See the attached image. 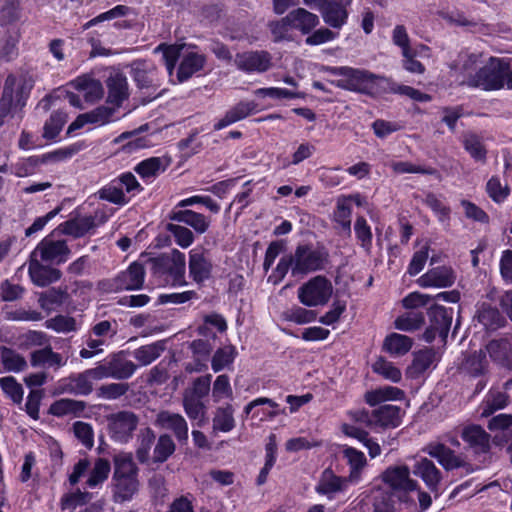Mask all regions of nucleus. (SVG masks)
<instances>
[{"mask_svg":"<svg viewBox=\"0 0 512 512\" xmlns=\"http://www.w3.org/2000/svg\"><path fill=\"white\" fill-rule=\"evenodd\" d=\"M372 369L375 373L389 381L397 383L401 380V371L392 362L383 358L376 360L372 365Z\"/></svg>","mask_w":512,"mask_h":512,"instance_id":"09e8293b","label":"nucleus"},{"mask_svg":"<svg viewBox=\"0 0 512 512\" xmlns=\"http://www.w3.org/2000/svg\"><path fill=\"white\" fill-rule=\"evenodd\" d=\"M316 317V312L300 306L292 307L285 313L286 320L298 325L311 323Z\"/></svg>","mask_w":512,"mask_h":512,"instance_id":"4d7b16f0","label":"nucleus"},{"mask_svg":"<svg viewBox=\"0 0 512 512\" xmlns=\"http://www.w3.org/2000/svg\"><path fill=\"white\" fill-rule=\"evenodd\" d=\"M478 321L487 329L494 330L502 325L503 318L497 309L482 306L478 312Z\"/></svg>","mask_w":512,"mask_h":512,"instance_id":"603ef678","label":"nucleus"},{"mask_svg":"<svg viewBox=\"0 0 512 512\" xmlns=\"http://www.w3.org/2000/svg\"><path fill=\"white\" fill-rule=\"evenodd\" d=\"M235 358V349L232 346H225L216 351L212 359V369L219 372L230 365Z\"/></svg>","mask_w":512,"mask_h":512,"instance_id":"680f3d73","label":"nucleus"},{"mask_svg":"<svg viewBox=\"0 0 512 512\" xmlns=\"http://www.w3.org/2000/svg\"><path fill=\"white\" fill-rule=\"evenodd\" d=\"M455 281V275L449 267H437L429 270L418 279L421 287L444 288L451 286Z\"/></svg>","mask_w":512,"mask_h":512,"instance_id":"4be33fe9","label":"nucleus"},{"mask_svg":"<svg viewBox=\"0 0 512 512\" xmlns=\"http://www.w3.org/2000/svg\"><path fill=\"white\" fill-rule=\"evenodd\" d=\"M64 299V293L57 290H49L40 295L39 305L43 310L51 312L59 307L63 303Z\"/></svg>","mask_w":512,"mask_h":512,"instance_id":"69168bd1","label":"nucleus"},{"mask_svg":"<svg viewBox=\"0 0 512 512\" xmlns=\"http://www.w3.org/2000/svg\"><path fill=\"white\" fill-rule=\"evenodd\" d=\"M413 341L410 337L398 333H391L383 342V350L392 356H402L408 353Z\"/></svg>","mask_w":512,"mask_h":512,"instance_id":"2f4dec72","label":"nucleus"},{"mask_svg":"<svg viewBox=\"0 0 512 512\" xmlns=\"http://www.w3.org/2000/svg\"><path fill=\"white\" fill-rule=\"evenodd\" d=\"M110 437L119 443L128 442L137 427V417L127 411L111 414L107 418Z\"/></svg>","mask_w":512,"mask_h":512,"instance_id":"9b49d317","label":"nucleus"},{"mask_svg":"<svg viewBox=\"0 0 512 512\" xmlns=\"http://www.w3.org/2000/svg\"><path fill=\"white\" fill-rule=\"evenodd\" d=\"M155 425L161 429L171 430L180 442L188 439V425L180 414L161 411L156 416Z\"/></svg>","mask_w":512,"mask_h":512,"instance_id":"aec40b11","label":"nucleus"},{"mask_svg":"<svg viewBox=\"0 0 512 512\" xmlns=\"http://www.w3.org/2000/svg\"><path fill=\"white\" fill-rule=\"evenodd\" d=\"M352 2L353 0H327L320 13L324 23L334 29H341L347 23L348 9Z\"/></svg>","mask_w":512,"mask_h":512,"instance_id":"4468645a","label":"nucleus"},{"mask_svg":"<svg viewBox=\"0 0 512 512\" xmlns=\"http://www.w3.org/2000/svg\"><path fill=\"white\" fill-rule=\"evenodd\" d=\"M162 51L166 69L172 75L175 63L179 60L177 81L183 82L202 70L205 57L197 47L188 44L159 45L154 52Z\"/></svg>","mask_w":512,"mask_h":512,"instance_id":"20e7f679","label":"nucleus"},{"mask_svg":"<svg viewBox=\"0 0 512 512\" xmlns=\"http://www.w3.org/2000/svg\"><path fill=\"white\" fill-rule=\"evenodd\" d=\"M327 255L323 249L300 245L292 256H283L268 280L279 283L291 270L293 276L308 274L324 268Z\"/></svg>","mask_w":512,"mask_h":512,"instance_id":"f03ea898","label":"nucleus"},{"mask_svg":"<svg viewBox=\"0 0 512 512\" xmlns=\"http://www.w3.org/2000/svg\"><path fill=\"white\" fill-rule=\"evenodd\" d=\"M376 424L382 427H397L401 424L402 412L398 406L384 405L373 413Z\"/></svg>","mask_w":512,"mask_h":512,"instance_id":"72a5a7b5","label":"nucleus"},{"mask_svg":"<svg viewBox=\"0 0 512 512\" xmlns=\"http://www.w3.org/2000/svg\"><path fill=\"white\" fill-rule=\"evenodd\" d=\"M343 453L350 466V473L348 478L350 479L351 484H357L362 479V470L367 463L365 455L363 452L352 447L344 448Z\"/></svg>","mask_w":512,"mask_h":512,"instance_id":"7c9ffc66","label":"nucleus"},{"mask_svg":"<svg viewBox=\"0 0 512 512\" xmlns=\"http://www.w3.org/2000/svg\"><path fill=\"white\" fill-rule=\"evenodd\" d=\"M45 327L57 333H69L77 330V323L72 317L58 315L54 318L48 319L45 322Z\"/></svg>","mask_w":512,"mask_h":512,"instance_id":"5fc2aeb1","label":"nucleus"},{"mask_svg":"<svg viewBox=\"0 0 512 512\" xmlns=\"http://www.w3.org/2000/svg\"><path fill=\"white\" fill-rule=\"evenodd\" d=\"M326 70L331 75L338 77L332 82L338 88L372 97L386 91L387 79L367 70L347 66L329 67Z\"/></svg>","mask_w":512,"mask_h":512,"instance_id":"7ed1b4c3","label":"nucleus"},{"mask_svg":"<svg viewBox=\"0 0 512 512\" xmlns=\"http://www.w3.org/2000/svg\"><path fill=\"white\" fill-rule=\"evenodd\" d=\"M32 87L33 79L27 74L7 77L0 101V120L8 113H16L22 109Z\"/></svg>","mask_w":512,"mask_h":512,"instance_id":"0eeeda50","label":"nucleus"},{"mask_svg":"<svg viewBox=\"0 0 512 512\" xmlns=\"http://www.w3.org/2000/svg\"><path fill=\"white\" fill-rule=\"evenodd\" d=\"M28 272L32 282L40 287L47 286L60 278V272L57 269L42 265L38 258L33 256Z\"/></svg>","mask_w":512,"mask_h":512,"instance_id":"bb28decb","label":"nucleus"},{"mask_svg":"<svg viewBox=\"0 0 512 512\" xmlns=\"http://www.w3.org/2000/svg\"><path fill=\"white\" fill-rule=\"evenodd\" d=\"M114 463V498L118 502L131 500L139 487L137 468L132 456L127 453H120L115 456Z\"/></svg>","mask_w":512,"mask_h":512,"instance_id":"423d86ee","label":"nucleus"},{"mask_svg":"<svg viewBox=\"0 0 512 512\" xmlns=\"http://www.w3.org/2000/svg\"><path fill=\"white\" fill-rule=\"evenodd\" d=\"M168 231L174 237L176 244L181 248H188L194 242L193 232L185 226L169 224Z\"/></svg>","mask_w":512,"mask_h":512,"instance_id":"bf43d9fd","label":"nucleus"},{"mask_svg":"<svg viewBox=\"0 0 512 512\" xmlns=\"http://www.w3.org/2000/svg\"><path fill=\"white\" fill-rule=\"evenodd\" d=\"M507 71V58L484 59L481 54H471L462 65V82L487 91L499 90L507 88Z\"/></svg>","mask_w":512,"mask_h":512,"instance_id":"f257e3e1","label":"nucleus"},{"mask_svg":"<svg viewBox=\"0 0 512 512\" xmlns=\"http://www.w3.org/2000/svg\"><path fill=\"white\" fill-rule=\"evenodd\" d=\"M424 323V316L419 312H407L395 319L394 326L401 331H414Z\"/></svg>","mask_w":512,"mask_h":512,"instance_id":"de8ad7c7","label":"nucleus"},{"mask_svg":"<svg viewBox=\"0 0 512 512\" xmlns=\"http://www.w3.org/2000/svg\"><path fill=\"white\" fill-rule=\"evenodd\" d=\"M413 473L415 476L422 479L432 493H435L436 496L439 494L441 473L431 460L427 458L416 460L413 466Z\"/></svg>","mask_w":512,"mask_h":512,"instance_id":"6ab92c4d","label":"nucleus"},{"mask_svg":"<svg viewBox=\"0 0 512 512\" xmlns=\"http://www.w3.org/2000/svg\"><path fill=\"white\" fill-rule=\"evenodd\" d=\"M42 161V156H31L28 158L20 159L13 166V174L17 177H27L36 173Z\"/></svg>","mask_w":512,"mask_h":512,"instance_id":"3c124183","label":"nucleus"},{"mask_svg":"<svg viewBox=\"0 0 512 512\" xmlns=\"http://www.w3.org/2000/svg\"><path fill=\"white\" fill-rule=\"evenodd\" d=\"M108 89L107 102L114 107H121L123 102L129 97V87L126 76L119 72L110 73L106 81Z\"/></svg>","mask_w":512,"mask_h":512,"instance_id":"a211bd4d","label":"nucleus"},{"mask_svg":"<svg viewBox=\"0 0 512 512\" xmlns=\"http://www.w3.org/2000/svg\"><path fill=\"white\" fill-rule=\"evenodd\" d=\"M132 76L140 89L160 86L156 67L148 61H135L132 64Z\"/></svg>","mask_w":512,"mask_h":512,"instance_id":"412c9836","label":"nucleus"},{"mask_svg":"<svg viewBox=\"0 0 512 512\" xmlns=\"http://www.w3.org/2000/svg\"><path fill=\"white\" fill-rule=\"evenodd\" d=\"M258 110V106L254 101L240 102L228 110L225 116L214 124V129L221 130L235 122L246 118Z\"/></svg>","mask_w":512,"mask_h":512,"instance_id":"a878e982","label":"nucleus"},{"mask_svg":"<svg viewBox=\"0 0 512 512\" xmlns=\"http://www.w3.org/2000/svg\"><path fill=\"white\" fill-rule=\"evenodd\" d=\"M84 409L85 405L83 402L65 398L53 403L50 407V412L55 416H78L84 411Z\"/></svg>","mask_w":512,"mask_h":512,"instance_id":"ea45409f","label":"nucleus"},{"mask_svg":"<svg viewBox=\"0 0 512 512\" xmlns=\"http://www.w3.org/2000/svg\"><path fill=\"white\" fill-rule=\"evenodd\" d=\"M350 217H351V204H349V199L339 198L337 200V206H336V210L334 212V219L347 232H350V226H351Z\"/></svg>","mask_w":512,"mask_h":512,"instance_id":"13d9d810","label":"nucleus"},{"mask_svg":"<svg viewBox=\"0 0 512 512\" xmlns=\"http://www.w3.org/2000/svg\"><path fill=\"white\" fill-rule=\"evenodd\" d=\"M119 119L115 115V108L107 106L98 107L92 112L79 115L68 127L67 133L72 135L75 131L83 128L86 124L92 123L103 125Z\"/></svg>","mask_w":512,"mask_h":512,"instance_id":"dca6fc26","label":"nucleus"},{"mask_svg":"<svg viewBox=\"0 0 512 512\" xmlns=\"http://www.w3.org/2000/svg\"><path fill=\"white\" fill-rule=\"evenodd\" d=\"M430 327L425 331V341L431 342L436 335L443 340L447 337L452 323V310L440 305H434L429 309Z\"/></svg>","mask_w":512,"mask_h":512,"instance_id":"ddd939ff","label":"nucleus"},{"mask_svg":"<svg viewBox=\"0 0 512 512\" xmlns=\"http://www.w3.org/2000/svg\"><path fill=\"white\" fill-rule=\"evenodd\" d=\"M211 263L206 259L204 250L194 248L189 252V273L194 281L200 283L210 277Z\"/></svg>","mask_w":512,"mask_h":512,"instance_id":"393cba45","label":"nucleus"},{"mask_svg":"<svg viewBox=\"0 0 512 512\" xmlns=\"http://www.w3.org/2000/svg\"><path fill=\"white\" fill-rule=\"evenodd\" d=\"M99 194L101 199L118 205H124L130 200V196H126L125 191L116 179L103 187Z\"/></svg>","mask_w":512,"mask_h":512,"instance_id":"37998d69","label":"nucleus"},{"mask_svg":"<svg viewBox=\"0 0 512 512\" xmlns=\"http://www.w3.org/2000/svg\"><path fill=\"white\" fill-rule=\"evenodd\" d=\"M508 403V396L499 390H490L480 405V415L488 417L496 410L503 409Z\"/></svg>","mask_w":512,"mask_h":512,"instance_id":"4c0bfd02","label":"nucleus"},{"mask_svg":"<svg viewBox=\"0 0 512 512\" xmlns=\"http://www.w3.org/2000/svg\"><path fill=\"white\" fill-rule=\"evenodd\" d=\"M69 249L63 240H53L51 238L43 239L34 252L33 257H40L42 261L62 263L68 259Z\"/></svg>","mask_w":512,"mask_h":512,"instance_id":"2eb2a0df","label":"nucleus"},{"mask_svg":"<svg viewBox=\"0 0 512 512\" xmlns=\"http://www.w3.org/2000/svg\"><path fill=\"white\" fill-rule=\"evenodd\" d=\"M429 48L425 45H419L408 50V53L402 54L403 67L410 73L423 74L425 67L415 59L416 56H428Z\"/></svg>","mask_w":512,"mask_h":512,"instance_id":"58836bf2","label":"nucleus"},{"mask_svg":"<svg viewBox=\"0 0 512 512\" xmlns=\"http://www.w3.org/2000/svg\"><path fill=\"white\" fill-rule=\"evenodd\" d=\"M429 454L436 458L445 469H454L461 465V459L443 445L431 448Z\"/></svg>","mask_w":512,"mask_h":512,"instance_id":"c03bdc74","label":"nucleus"},{"mask_svg":"<svg viewBox=\"0 0 512 512\" xmlns=\"http://www.w3.org/2000/svg\"><path fill=\"white\" fill-rule=\"evenodd\" d=\"M382 481L405 503L413 502L408 494L418 490V482L410 477V469L405 465L388 467L381 475Z\"/></svg>","mask_w":512,"mask_h":512,"instance_id":"1a4fd4ad","label":"nucleus"},{"mask_svg":"<svg viewBox=\"0 0 512 512\" xmlns=\"http://www.w3.org/2000/svg\"><path fill=\"white\" fill-rule=\"evenodd\" d=\"M144 282V269L141 264L132 263L128 269L117 276L114 281V290H136Z\"/></svg>","mask_w":512,"mask_h":512,"instance_id":"b1692460","label":"nucleus"},{"mask_svg":"<svg viewBox=\"0 0 512 512\" xmlns=\"http://www.w3.org/2000/svg\"><path fill=\"white\" fill-rule=\"evenodd\" d=\"M186 257L177 249L170 254L164 255L155 261V273L166 275L165 280L173 285L182 286L186 284Z\"/></svg>","mask_w":512,"mask_h":512,"instance_id":"9d476101","label":"nucleus"},{"mask_svg":"<svg viewBox=\"0 0 512 512\" xmlns=\"http://www.w3.org/2000/svg\"><path fill=\"white\" fill-rule=\"evenodd\" d=\"M0 364L3 366V371L20 372L27 363L24 357L9 348L0 349Z\"/></svg>","mask_w":512,"mask_h":512,"instance_id":"79ce46f5","label":"nucleus"},{"mask_svg":"<svg viewBox=\"0 0 512 512\" xmlns=\"http://www.w3.org/2000/svg\"><path fill=\"white\" fill-rule=\"evenodd\" d=\"M65 123L66 115L64 113H53L44 125L43 137L47 140H54L62 130Z\"/></svg>","mask_w":512,"mask_h":512,"instance_id":"864d4df0","label":"nucleus"},{"mask_svg":"<svg viewBox=\"0 0 512 512\" xmlns=\"http://www.w3.org/2000/svg\"><path fill=\"white\" fill-rule=\"evenodd\" d=\"M108 364L110 373L114 379H127L131 377L136 370V366L132 361L124 360L120 357H114Z\"/></svg>","mask_w":512,"mask_h":512,"instance_id":"49530a36","label":"nucleus"},{"mask_svg":"<svg viewBox=\"0 0 512 512\" xmlns=\"http://www.w3.org/2000/svg\"><path fill=\"white\" fill-rule=\"evenodd\" d=\"M128 11H129V8L127 6L117 5L114 8L110 9L109 11L101 13L98 16H96L95 18L86 22L83 25V29L87 30V29L91 28L92 26H95L101 22L110 21V20L125 16L128 13Z\"/></svg>","mask_w":512,"mask_h":512,"instance_id":"0e129e2a","label":"nucleus"},{"mask_svg":"<svg viewBox=\"0 0 512 512\" xmlns=\"http://www.w3.org/2000/svg\"><path fill=\"white\" fill-rule=\"evenodd\" d=\"M161 348L158 345H146L134 352L135 359L143 366L149 365L160 356Z\"/></svg>","mask_w":512,"mask_h":512,"instance_id":"774afa93","label":"nucleus"},{"mask_svg":"<svg viewBox=\"0 0 512 512\" xmlns=\"http://www.w3.org/2000/svg\"><path fill=\"white\" fill-rule=\"evenodd\" d=\"M404 397V392L397 387L384 386L378 389L369 391L365 395L366 402L375 406L385 401L401 400Z\"/></svg>","mask_w":512,"mask_h":512,"instance_id":"f704fd0d","label":"nucleus"},{"mask_svg":"<svg viewBox=\"0 0 512 512\" xmlns=\"http://www.w3.org/2000/svg\"><path fill=\"white\" fill-rule=\"evenodd\" d=\"M80 96H83L87 102H94L103 96V87L100 81L88 76H80L69 83Z\"/></svg>","mask_w":512,"mask_h":512,"instance_id":"cd10ccee","label":"nucleus"},{"mask_svg":"<svg viewBox=\"0 0 512 512\" xmlns=\"http://www.w3.org/2000/svg\"><path fill=\"white\" fill-rule=\"evenodd\" d=\"M486 351L496 362L507 366L512 363V344L507 339L491 341Z\"/></svg>","mask_w":512,"mask_h":512,"instance_id":"c9c22d12","label":"nucleus"},{"mask_svg":"<svg viewBox=\"0 0 512 512\" xmlns=\"http://www.w3.org/2000/svg\"><path fill=\"white\" fill-rule=\"evenodd\" d=\"M109 473L110 463L102 458L97 459L88 474L87 485L94 488L102 484L108 478Z\"/></svg>","mask_w":512,"mask_h":512,"instance_id":"a18cd8bd","label":"nucleus"},{"mask_svg":"<svg viewBox=\"0 0 512 512\" xmlns=\"http://www.w3.org/2000/svg\"><path fill=\"white\" fill-rule=\"evenodd\" d=\"M175 451V444L172 438L166 434L161 435L154 448L153 459L155 462H164Z\"/></svg>","mask_w":512,"mask_h":512,"instance_id":"6e6d98bb","label":"nucleus"},{"mask_svg":"<svg viewBox=\"0 0 512 512\" xmlns=\"http://www.w3.org/2000/svg\"><path fill=\"white\" fill-rule=\"evenodd\" d=\"M436 361V354L433 350H420L414 354L412 364L407 368L406 373L410 378H418L426 371L433 369Z\"/></svg>","mask_w":512,"mask_h":512,"instance_id":"c85d7f7f","label":"nucleus"},{"mask_svg":"<svg viewBox=\"0 0 512 512\" xmlns=\"http://www.w3.org/2000/svg\"><path fill=\"white\" fill-rule=\"evenodd\" d=\"M115 142L122 144L125 153H134L149 146V140L136 132L123 133Z\"/></svg>","mask_w":512,"mask_h":512,"instance_id":"a19ab883","label":"nucleus"},{"mask_svg":"<svg viewBox=\"0 0 512 512\" xmlns=\"http://www.w3.org/2000/svg\"><path fill=\"white\" fill-rule=\"evenodd\" d=\"M235 62L237 66L249 72H264L271 65V57L267 52H247L237 55Z\"/></svg>","mask_w":512,"mask_h":512,"instance_id":"5701e85b","label":"nucleus"},{"mask_svg":"<svg viewBox=\"0 0 512 512\" xmlns=\"http://www.w3.org/2000/svg\"><path fill=\"white\" fill-rule=\"evenodd\" d=\"M135 171L146 180L154 178L160 172L164 171L163 162L160 158L153 157L140 162Z\"/></svg>","mask_w":512,"mask_h":512,"instance_id":"8fccbe9b","label":"nucleus"},{"mask_svg":"<svg viewBox=\"0 0 512 512\" xmlns=\"http://www.w3.org/2000/svg\"><path fill=\"white\" fill-rule=\"evenodd\" d=\"M319 24V17L306 10L296 8L285 17L270 23V30L275 41L292 40L293 31H299L303 35L310 34Z\"/></svg>","mask_w":512,"mask_h":512,"instance_id":"39448f33","label":"nucleus"},{"mask_svg":"<svg viewBox=\"0 0 512 512\" xmlns=\"http://www.w3.org/2000/svg\"><path fill=\"white\" fill-rule=\"evenodd\" d=\"M486 190L493 201L503 202L509 195V188L506 183H502L498 177H492L486 185Z\"/></svg>","mask_w":512,"mask_h":512,"instance_id":"e2e57ef3","label":"nucleus"},{"mask_svg":"<svg viewBox=\"0 0 512 512\" xmlns=\"http://www.w3.org/2000/svg\"><path fill=\"white\" fill-rule=\"evenodd\" d=\"M461 435L465 442L478 451H485L489 447V435L478 425L465 427Z\"/></svg>","mask_w":512,"mask_h":512,"instance_id":"e433bc0d","label":"nucleus"},{"mask_svg":"<svg viewBox=\"0 0 512 512\" xmlns=\"http://www.w3.org/2000/svg\"><path fill=\"white\" fill-rule=\"evenodd\" d=\"M109 216L104 209H99L95 211L94 215L78 217L65 222L61 225L62 231L74 237H81L93 233L97 227L108 220Z\"/></svg>","mask_w":512,"mask_h":512,"instance_id":"f8f14e48","label":"nucleus"},{"mask_svg":"<svg viewBox=\"0 0 512 512\" xmlns=\"http://www.w3.org/2000/svg\"><path fill=\"white\" fill-rule=\"evenodd\" d=\"M30 362L33 367L57 369L64 366L67 360L61 354L53 352L50 347H44L31 353Z\"/></svg>","mask_w":512,"mask_h":512,"instance_id":"c756f323","label":"nucleus"},{"mask_svg":"<svg viewBox=\"0 0 512 512\" xmlns=\"http://www.w3.org/2000/svg\"><path fill=\"white\" fill-rule=\"evenodd\" d=\"M0 386L14 402L18 403L23 398V389L21 385L12 376L0 378Z\"/></svg>","mask_w":512,"mask_h":512,"instance_id":"338daca9","label":"nucleus"},{"mask_svg":"<svg viewBox=\"0 0 512 512\" xmlns=\"http://www.w3.org/2000/svg\"><path fill=\"white\" fill-rule=\"evenodd\" d=\"M333 285L324 276H315L298 288L297 296L306 307L326 305L333 295Z\"/></svg>","mask_w":512,"mask_h":512,"instance_id":"6e6552de","label":"nucleus"},{"mask_svg":"<svg viewBox=\"0 0 512 512\" xmlns=\"http://www.w3.org/2000/svg\"><path fill=\"white\" fill-rule=\"evenodd\" d=\"M173 219L192 227L199 234L205 233L210 226V220L207 217L192 210L177 211Z\"/></svg>","mask_w":512,"mask_h":512,"instance_id":"473e14b6","label":"nucleus"},{"mask_svg":"<svg viewBox=\"0 0 512 512\" xmlns=\"http://www.w3.org/2000/svg\"><path fill=\"white\" fill-rule=\"evenodd\" d=\"M320 445L321 443L315 438L299 436L288 439L285 443V450L290 453H296L303 450H309Z\"/></svg>","mask_w":512,"mask_h":512,"instance_id":"052dcab7","label":"nucleus"},{"mask_svg":"<svg viewBox=\"0 0 512 512\" xmlns=\"http://www.w3.org/2000/svg\"><path fill=\"white\" fill-rule=\"evenodd\" d=\"M349 484L351 482L348 477H340L331 470H325L315 487V491L319 495L332 500L337 494L344 493L348 489Z\"/></svg>","mask_w":512,"mask_h":512,"instance_id":"f3484780","label":"nucleus"}]
</instances>
